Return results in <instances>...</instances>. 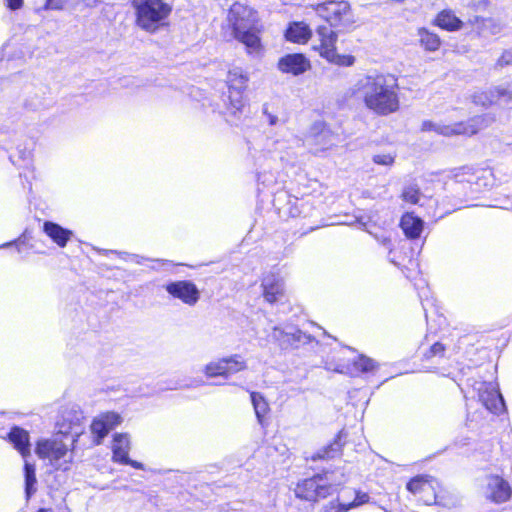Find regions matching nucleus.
<instances>
[{
    "mask_svg": "<svg viewBox=\"0 0 512 512\" xmlns=\"http://www.w3.org/2000/svg\"><path fill=\"white\" fill-rule=\"evenodd\" d=\"M354 366L361 372H368L375 368V362L373 359L362 355L354 362Z\"/></svg>",
    "mask_w": 512,
    "mask_h": 512,
    "instance_id": "32",
    "label": "nucleus"
},
{
    "mask_svg": "<svg viewBox=\"0 0 512 512\" xmlns=\"http://www.w3.org/2000/svg\"><path fill=\"white\" fill-rule=\"evenodd\" d=\"M493 121L494 118L488 115L476 116L466 122H457L454 124L437 123L430 120H425L422 122L421 131H433L445 137L457 135L471 136L476 134L478 131L488 127Z\"/></svg>",
    "mask_w": 512,
    "mask_h": 512,
    "instance_id": "4",
    "label": "nucleus"
},
{
    "mask_svg": "<svg viewBox=\"0 0 512 512\" xmlns=\"http://www.w3.org/2000/svg\"><path fill=\"white\" fill-rule=\"evenodd\" d=\"M228 21L233 28L234 37L243 43L249 54H259L262 50L257 12L251 7L236 2L228 13Z\"/></svg>",
    "mask_w": 512,
    "mask_h": 512,
    "instance_id": "2",
    "label": "nucleus"
},
{
    "mask_svg": "<svg viewBox=\"0 0 512 512\" xmlns=\"http://www.w3.org/2000/svg\"><path fill=\"white\" fill-rule=\"evenodd\" d=\"M316 36L318 38L319 45L314 46V49L319 52L322 58L338 66L350 67L354 65V56L341 55L336 52L338 35L330 25L318 26L316 29Z\"/></svg>",
    "mask_w": 512,
    "mask_h": 512,
    "instance_id": "6",
    "label": "nucleus"
},
{
    "mask_svg": "<svg viewBox=\"0 0 512 512\" xmlns=\"http://www.w3.org/2000/svg\"><path fill=\"white\" fill-rule=\"evenodd\" d=\"M165 290L174 298L190 306L195 305L200 296L196 285L186 280L170 282L165 285Z\"/></svg>",
    "mask_w": 512,
    "mask_h": 512,
    "instance_id": "12",
    "label": "nucleus"
},
{
    "mask_svg": "<svg viewBox=\"0 0 512 512\" xmlns=\"http://www.w3.org/2000/svg\"><path fill=\"white\" fill-rule=\"evenodd\" d=\"M508 65H512V48L505 50L496 62V66L500 68Z\"/></svg>",
    "mask_w": 512,
    "mask_h": 512,
    "instance_id": "36",
    "label": "nucleus"
},
{
    "mask_svg": "<svg viewBox=\"0 0 512 512\" xmlns=\"http://www.w3.org/2000/svg\"><path fill=\"white\" fill-rule=\"evenodd\" d=\"M400 226L408 238L415 239L423 230V221L413 214L406 213L401 218Z\"/></svg>",
    "mask_w": 512,
    "mask_h": 512,
    "instance_id": "21",
    "label": "nucleus"
},
{
    "mask_svg": "<svg viewBox=\"0 0 512 512\" xmlns=\"http://www.w3.org/2000/svg\"><path fill=\"white\" fill-rule=\"evenodd\" d=\"M9 440L25 458L30 454L29 434L20 427H13L9 433Z\"/></svg>",
    "mask_w": 512,
    "mask_h": 512,
    "instance_id": "20",
    "label": "nucleus"
},
{
    "mask_svg": "<svg viewBox=\"0 0 512 512\" xmlns=\"http://www.w3.org/2000/svg\"><path fill=\"white\" fill-rule=\"evenodd\" d=\"M130 438L128 434L117 433L113 437L112 451L115 462H127V456L130 450Z\"/></svg>",
    "mask_w": 512,
    "mask_h": 512,
    "instance_id": "19",
    "label": "nucleus"
},
{
    "mask_svg": "<svg viewBox=\"0 0 512 512\" xmlns=\"http://www.w3.org/2000/svg\"><path fill=\"white\" fill-rule=\"evenodd\" d=\"M66 0H47L46 7L48 9L60 10L63 8Z\"/></svg>",
    "mask_w": 512,
    "mask_h": 512,
    "instance_id": "39",
    "label": "nucleus"
},
{
    "mask_svg": "<svg viewBox=\"0 0 512 512\" xmlns=\"http://www.w3.org/2000/svg\"><path fill=\"white\" fill-rule=\"evenodd\" d=\"M10 10H18L23 6V0H4Z\"/></svg>",
    "mask_w": 512,
    "mask_h": 512,
    "instance_id": "40",
    "label": "nucleus"
},
{
    "mask_svg": "<svg viewBox=\"0 0 512 512\" xmlns=\"http://www.w3.org/2000/svg\"><path fill=\"white\" fill-rule=\"evenodd\" d=\"M369 498L370 497L367 493L355 492V499L352 503H350L348 505L341 503L340 505L343 506V509L346 511L352 507H357V506L367 503L369 501Z\"/></svg>",
    "mask_w": 512,
    "mask_h": 512,
    "instance_id": "33",
    "label": "nucleus"
},
{
    "mask_svg": "<svg viewBox=\"0 0 512 512\" xmlns=\"http://www.w3.org/2000/svg\"><path fill=\"white\" fill-rule=\"evenodd\" d=\"M36 454L42 459H47L56 469L67 470L72 461V451L67 444L58 439L39 441Z\"/></svg>",
    "mask_w": 512,
    "mask_h": 512,
    "instance_id": "8",
    "label": "nucleus"
},
{
    "mask_svg": "<svg viewBox=\"0 0 512 512\" xmlns=\"http://www.w3.org/2000/svg\"><path fill=\"white\" fill-rule=\"evenodd\" d=\"M444 350V346L441 343L436 342L430 347L429 351L425 354V357L431 358L433 356L442 355Z\"/></svg>",
    "mask_w": 512,
    "mask_h": 512,
    "instance_id": "38",
    "label": "nucleus"
},
{
    "mask_svg": "<svg viewBox=\"0 0 512 512\" xmlns=\"http://www.w3.org/2000/svg\"><path fill=\"white\" fill-rule=\"evenodd\" d=\"M38 512H49V510H48V509L41 508V509H39V510H38Z\"/></svg>",
    "mask_w": 512,
    "mask_h": 512,
    "instance_id": "46",
    "label": "nucleus"
},
{
    "mask_svg": "<svg viewBox=\"0 0 512 512\" xmlns=\"http://www.w3.org/2000/svg\"><path fill=\"white\" fill-rule=\"evenodd\" d=\"M277 67L282 73L298 76L308 71L311 68V64L305 55L293 53L281 57Z\"/></svg>",
    "mask_w": 512,
    "mask_h": 512,
    "instance_id": "14",
    "label": "nucleus"
},
{
    "mask_svg": "<svg viewBox=\"0 0 512 512\" xmlns=\"http://www.w3.org/2000/svg\"><path fill=\"white\" fill-rule=\"evenodd\" d=\"M251 401L254 407V411L258 422L263 423V419L269 410V405L264 397L258 392H251Z\"/></svg>",
    "mask_w": 512,
    "mask_h": 512,
    "instance_id": "27",
    "label": "nucleus"
},
{
    "mask_svg": "<svg viewBox=\"0 0 512 512\" xmlns=\"http://www.w3.org/2000/svg\"><path fill=\"white\" fill-rule=\"evenodd\" d=\"M299 203V200L298 199H294V205L295 206H292L290 211H289V214L292 216V217H297L300 215V210L298 209L297 207V204Z\"/></svg>",
    "mask_w": 512,
    "mask_h": 512,
    "instance_id": "44",
    "label": "nucleus"
},
{
    "mask_svg": "<svg viewBox=\"0 0 512 512\" xmlns=\"http://www.w3.org/2000/svg\"><path fill=\"white\" fill-rule=\"evenodd\" d=\"M373 161L379 165L390 166L394 163V157L390 154H378L373 157Z\"/></svg>",
    "mask_w": 512,
    "mask_h": 512,
    "instance_id": "37",
    "label": "nucleus"
},
{
    "mask_svg": "<svg viewBox=\"0 0 512 512\" xmlns=\"http://www.w3.org/2000/svg\"><path fill=\"white\" fill-rule=\"evenodd\" d=\"M436 24L442 29L454 31L461 28L462 21L452 11L443 10L438 14Z\"/></svg>",
    "mask_w": 512,
    "mask_h": 512,
    "instance_id": "23",
    "label": "nucleus"
},
{
    "mask_svg": "<svg viewBox=\"0 0 512 512\" xmlns=\"http://www.w3.org/2000/svg\"><path fill=\"white\" fill-rule=\"evenodd\" d=\"M247 368V363L239 354L223 357L215 361H211L203 368V373L209 377L229 376L241 372Z\"/></svg>",
    "mask_w": 512,
    "mask_h": 512,
    "instance_id": "10",
    "label": "nucleus"
},
{
    "mask_svg": "<svg viewBox=\"0 0 512 512\" xmlns=\"http://www.w3.org/2000/svg\"><path fill=\"white\" fill-rule=\"evenodd\" d=\"M352 93L377 115L387 116L400 108L399 85L390 74L364 75L356 81Z\"/></svg>",
    "mask_w": 512,
    "mask_h": 512,
    "instance_id": "1",
    "label": "nucleus"
},
{
    "mask_svg": "<svg viewBox=\"0 0 512 512\" xmlns=\"http://www.w3.org/2000/svg\"><path fill=\"white\" fill-rule=\"evenodd\" d=\"M486 496L495 503H503L511 496L508 483L499 476H490L487 479Z\"/></svg>",
    "mask_w": 512,
    "mask_h": 512,
    "instance_id": "16",
    "label": "nucleus"
},
{
    "mask_svg": "<svg viewBox=\"0 0 512 512\" xmlns=\"http://www.w3.org/2000/svg\"><path fill=\"white\" fill-rule=\"evenodd\" d=\"M407 490L413 494L428 493L434 490L432 482L425 476L419 475L407 483Z\"/></svg>",
    "mask_w": 512,
    "mask_h": 512,
    "instance_id": "25",
    "label": "nucleus"
},
{
    "mask_svg": "<svg viewBox=\"0 0 512 512\" xmlns=\"http://www.w3.org/2000/svg\"><path fill=\"white\" fill-rule=\"evenodd\" d=\"M120 423L121 416L115 412H107L94 419L91 424V431L98 438L96 444H100L109 431Z\"/></svg>",
    "mask_w": 512,
    "mask_h": 512,
    "instance_id": "15",
    "label": "nucleus"
},
{
    "mask_svg": "<svg viewBox=\"0 0 512 512\" xmlns=\"http://www.w3.org/2000/svg\"><path fill=\"white\" fill-rule=\"evenodd\" d=\"M285 35L289 41L304 43L309 39L311 31L305 23L295 22L289 26Z\"/></svg>",
    "mask_w": 512,
    "mask_h": 512,
    "instance_id": "22",
    "label": "nucleus"
},
{
    "mask_svg": "<svg viewBox=\"0 0 512 512\" xmlns=\"http://www.w3.org/2000/svg\"><path fill=\"white\" fill-rule=\"evenodd\" d=\"M339 484L340 482L338 484L331 483L328 474L325 473L300 481L297 483L294 492L297 498L306 501H317L331 495L336 491Z\"/></svg>",
    "mask_w": 512,
    "mask_h": 512,
    "instance_id": "7",
    "label": "nucleus"
},
{
    "mask_svg": "<svg viewBox=\"0 0 512 512\" xmlns=\"http://www.w3.org/2000/svg\"><path fill=\"white\" fill-rule=\"evenodd\" d=\"M425 503L430 504V499H424Z\"/></svg>",
    "mask_w": 512,
    "mask_h": 512,
    "instance_id": "49",
    "label": "nucleus"
},
{
    "mask_svg": "<svg viewBox=\"0 0 512 512\" xmlns=\"http://www.w3.org/2000/svg\"><path fill=\"white\" fill-rule=\"evenodd\" d=\"M79 3H83L87 7H95L100 0H77Z\"/></svg>",
    "mask_w": 512,
    "mask_h": 512,
    "instance_id": "45",
    "label": "nucleus"
},
{
    "mask_svg": "<svg viewBox=\"0 0 512 512\" xmlns=\"http://www.w3.org/2000/svg\"><path fill=\"white\" fill-rule=\"evenodd\" d=\"M276 143H277V142H275V141H268V144H273V145H274V144H276Z\"/></svg>",
    "mask_w": 512,
    "mask_h": 512,
    "instance_id": "48",
    "label": "nucleus"
},
{
    "mask_svg": "<svg viewBox=\"0 0 512 512\" xmlns=\"http://www.w3.org/2000/svg\"><path fill=\"white\" fill-rule=\"evenodd\" d=\"M263 114L266 116L267 121L271 126H274L278 123V117L268 112L266 105L263 107Z\"/></svg>",
    "mask_w": 512,
    "mask_h": 512,
    "instance_id": "41",
    "label": "nucleus"
},
{
    "mask_svg": "<svg viewBox=\"0 0 512 512\" xmlns=\"http://www.w3.org/2000/svg\"><path fill=\"white\" fill-rule=\"evenodd\" d=\"M43 230L60 247H65L73 235L71 230L65 229L51 221L44 222Z\"/></svg>",
    "mask_w": 512,
    "mask_h": 512,
    "instance_id": "18",
    "label": "nucleus"
},
{
    "mask_svg": "<svg viewBox=\"0 0 512 512\" xmlns=\"http://www.w3.org/2000/svg\"><path fill=\"white\" fill-rule=\"evenodd\" d=\"M341 435L342 432H339L337 438L332 443L317 451V453H315L311 459L313 461L318 459H331L338 455L342 448Z\"/></svg>",
    "mask_w": 512,
    "mask_h": 512,
    "instance_id": "24",
    "label": "nucleus"
},
{
    "mask_svg": "<svg viewBox=\"0 0 512 512\" xmlns=\"http://www.w3.org/2000/svg\"><path fill=\"white\" fill-rule=\"evenodd\" d=\"M287 335V347L291 346L292 348H299L300 345L310 343L313 340L310 335L298 329L294 331L291 330Z\"/></svg>",
    "mask_w": 512,
    "mask_h": 512,
    "instance_id": "29",
    "label": "nucleus"
},
{
    "mask_svg": "<svg viewBox=\"0 0 512 512\" xmlns=\"http://www.w3.org/2000/svg\"><path fill=\"white\" fill-rule=\"evenodd\" d=\"M434 503L445 507H452L456 505V500L453 497H446L442 491L434 493Z\"/></svg>",
    "mask_w": 512,
    "mask_h": 512,
    "instance_id": "34",
    "label": "nucleus"
},
{
    "mask_svg": "<svg viewBox=\"0 0 512 512\" xmlns=\"http://www.w3.org/2000/svg\"><path fill=\"white\" fill-rule=\"evenodd\" d=\"M249 76L242 68L235 67L227 75L229 106L233 113L239 112L245 106L244 92L247 89Z\"/></svg>",
    "mask_w": 512,
    "mask_h": 512,
    "instance_id": "9",
    "label": "nucleus"
},
{
    "mask_svg": "<svg viewBox=\"0 0 512 512\" xmlns=\"http://www.w3.org/2000/svg\"><path fill=\"white\" fill-rule=\"evenodd\" d=\"M261 286L265 300L271 304L278 302L284 296L283 280L276 274L265 275Z\"/></svg>",
    "mask_w": 512,
    "mask_h": 512,
    "instance_id": "17",
    "label": "nucleus"
},
{
    "mask_svg": "<svg viewBox=\"0 0 512 512\" xmlns=\"http://www.w3.org/2000/svg\"><path fill=\"white\" fill-rule=\"evenodd\" d=\"M479 400L487 410L499 414L505 409L504 399L493 383H482L479 388Z\"/></svg>",
    "mask_w": 512,
    "mask_h": 512,
    "instance_id": "13",
    "label": "nucleus"
},
{
    "mask_svg": "<svg viewBox=\"0 0 512 512\" xmlns=\"http://www.w3.org/2000/svg\"><path fill=\"white\" fill-rule=\"evenodd\" d=\"M291 330H284L279 327H274L272 332V338L280 343L282 347H287V333H290Z\"/></svg>",
    "mask_w": 512,
    "mask_h": 512,
    "instance_id": "35",
    "label": "nucleus"
},
{
    "mask_svg": "<svg viewBox=\"0 0 512 512\" xmlns=\"http://www.w3.org/2000/svg\"><path fill=\"white\" fill-rule=\"evenodd\" d=\"M25 494L26 499L29 500L30 497L36 492V474H35V466L34 464L25 461Z\"/></svg>",
    "mask_w": 512,
    "mask_h": 512,
    "instance_id": "26",
    "label": "nucleus"
},
{
    "mask_svg": "<svg viewBox=\"0 0 512 512\" xmlns=\"http://www.w3.org/2000/svg\"><path fill=\"white\" fill-rule=\"evenodd\" d=\"M402 198L404 201L411 204H417L420 199V190L416 185H408L402 192Z\"/></svg>",
    "mask_w": 512,
    "mask_h": 512,
    "instance_id": "31",
    "label": "nucleus"
},
{
    "mask_svg": "<svg viewBox=\"0 0 512 512\" xmlns=\"http://www.w3.org/2000/svg\"><path fill=\"white\" fill-rule=\"evenodd\" d=\"M10 244H11V243H6V244H3V245H1V246H0V248H1V247H6V246H9Z\"/></svg>",
    "mask_w": 512,
    "mask_h": 512,
    "instance_id": "47",
    "label": "nucleus"
},
{
    "mask_svg": "<svg viewBox=\"0 0 512 512\" xmlns=\"http://www.w3.org/2000/svg\"><path fill=\"white\" fill-rule=\"evenodd\" d=\"M421 45L428 51H436L440 47V38L438 35L429 32L426 29L419 30Z\"/></svg>",
    "mask_w": 512,
    "mask_h": 512,
    "instance_id": "28",
    "label": "nucleus"
},
{
    "mask_svg": "<svg viewBox=\"0 0 512 512\" xmlns=\"http://www.w3.org/2000/svg\"><path fill=\"white\" fill-rule=\"evenodd\" d=\"M121 464H124V465H130L136 469H143V464L140 463V462H137L135 460H131L129 458V456H127V462H121Z\"/></svg>",
    "mask_w": 512,
    "mask_h": 512,
    "instance_id": "43",
    "label": "nucleus"
},
{
    "mask_svg": "<svg viewBox=\"0 0 512 512\" xmlns=\"http://www.w3.org/2000/svg\"><path fill=\"white\" fill-rule=\"evenodd\" d=\"M476 103L484 106L498 105L508 107L512 103V82L495 86L474 97Z\"/></svg>",
    "mask_w": 512,
    "mask_h": 512,
    "instance_id": "11",
    "label": "nucleus"
},
{
    "mask_svg": "<svg viewBox=\"0 0 512 512\" xmlns=\"http://www.w3.org/2000/svg\"><path fill=\"white\" fill-rule=\"evenodd\" d=\"M113 253L121 256L123 259H130L131 261L135 262V263H141L140 262V257L138 255H135V254H128L126 252H117V251H112Z\"/></svg>",
    "mask_w": 512,
    "mask_h": 512,
    "instance_id": "42",
    "label": "nucleus"
},
{
    "mask_svg": "<svg viewBox=\"0 0 512 512\" xmlns=\"http://www.w3.org/2000/svg\"><path fill=\"white\" fill-rule=\"evenodd\" d=\"M63 420L69 423V430H74L81 425L83 414L80 410L73 408L63 414Z\"/></svg>",
    "mask_w": 512,
    "mask_h": 512,
    "instance_id": "30",
    "label": "nucleus"
},
{
    "mask_svg": "<svg viewBox=\"0 0 512 512\" xmlns=\"http://www.w3.org/2000/svg\"><path fill=\"white\" fill-rule=\"evenodd\" d=\"M312 7L331 27L348 29L355 23L354 13L346 0H327Z\"/></svg>",
    "mask_w": 512,
    "mask_h": 512,
    "instance_id": "5",
    "label": "nucleus"
},
{
    "mask_svg": "<svg viewBox=\"0 0 512 512\" xmlns=\"http://www.w3.org/2000/svg\"><path fill=\"white\" fill-rule=\"evenodd\" d=\"M132 5L141 30L155 34L169 26L172 6L163 0H133Z\"/></svg>",
    "mask_w": 512,
    "mask_h": 512,
    "instance_id": "3",
    "label": "nucleus"
}]
</instances>
